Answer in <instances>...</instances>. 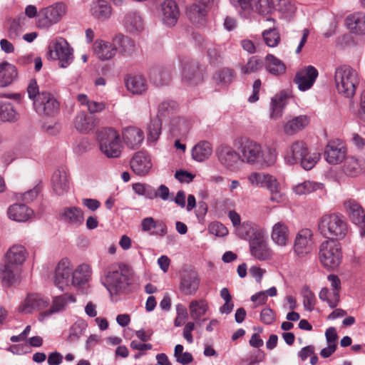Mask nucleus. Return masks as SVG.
Wrapping results in <instances>:
<instances>
[{
  "instance_id": "obj_55",
  "label": "nucleus",
  "mask_w": 365,
  "mask_h": 365,
  "mask_svg": "<svg viewBox=\"0 0 365 365\" xmlns=\"http://www.w3.org/2000/svg\"><path fill=\"white\" fill-rule=\"evenodd\" d=\"M87 327V324L83 321H78L75 322L69 329V334L67 337L68 342H74L79 339V338L84 334Z\"/></svg>"
},
{
  "instance_id": "obj_52",
  "label": "nucleus",
  "mask_w": 365,
  "mask_h": 365,
  "mask_svg": "<svg viewBox=\"0 0 365 365\" xmlns=\"http://www.w3.org/2000/svg\"><path fill=\"white\" fill-rule=\"evenodd\" d=\"M285 97L282 96H275L272 98L271 118L277 119L282 115L283 109L285 106Z\"/></svg>"
},
{
  "instance_id": "obj_23",
  "label": "nucleus",
  "mask_w": 365,
  "mask_h": 365,
  "mask_svg": "<svg viewBox=\"0 0 365 365\" xmlns=\"http://www.w3.org/2000/svg\"><path fill=\"white\" fill-rule=\"evenodd\" d=\"M53 191L58 195L66 193L69 190V175L64 168L57 169L51 177Z\"/></svg>"
},
{
  "instance_id": "obj_33",
  "label": "nucleus",
  "mask_w": 365,
  "mask_h": 365,
  "mask_svg": "<svg viewBox=\"0 0 365 365\" xmlns=\"http://www.w3.org/2000/svg\"><path fill=\"white\" fill-rule=\"evenodd\" d=\"M237 235L243 240L251 242L252 239L257 238V234H262L264 231L250 222H244L235 229Z\"/></svg>"
},
{
  "instance_id": "obj_34",
  "label": "nucleus",
  "mask_w": 365,
  "mask_h": 365,
  "mask_svg": "<svg viewBox=\"0 0 365 365\" xmlns=\"http://www.w3.org/2000/svg\"><path fill=\"white\" fill-rule=\"evenodd\" d=\"M18 77V71L15 66L8 62L0 63V87L11 85Z\"/></svg>"
},
{
  "instance_id": "obj_63",
  "label": "nucleus",
  "mask_w": 365,
  "mask_h": 365,
  "mask_svg": "<svg viewBox=\"0 0 365 365\" xmlns=\"http://www.w3.org/2000/svg\"><path fill=\"white\" fill-rule=\"evenodd\" d=\"M38 27L41 29H47L49 28L51 25H53L54 21L51 20V18L49 17L48 14L46 11L44 9H42L38 15Z\"/></svg>"
},
{
  "instance_id": "obj_47",
  "label": "nucleus",
  "mask_w": 365,
  "mask_h": 365,
  "mask_svg": "<svg viewBox=\"0 0 365 365\" xmlns=\"http://www.w3.org/2000/svg\"><path fill=\"white\" fill-rule=\"evenodd\" d=\"M274 7L273 0H252L250 10L262 16H267L272 13Z\"/></svg>"
},
{
  "instance_id": "obj_4",
  "label": "nucleus",
  "mask_w": 365,
  "mask_h": 365,
  "mask_svg": "<svg viewBox=\"0 0 365 365\" xmlns=\"http://www.w3.org/2000/svg\"><path fill=\"white\" fill-rule=\"evenodd\" d=\"M284 159L289 165L300 163L304 170H309L319 160V155L312 153L305 142L297 140L287 147L284 153Z\"/></svg>"
},
{
  "instance_id": "obj_28",
  "label": "nucleus",
  "mask_w": 365,
  "mask_h": 365,
  "mask_svg": "<svg viewBox=\"0 0 365 365\" xmlns=\"http://www.w3.org/2000/svg\"><path fill=\"white\" fill-rule=\"evenodd\" d=\"M33 210L22 203L14 204L8 208L7 215L9 219L16 222H26L33 215Z\"/></svg>"
},
{
  "instance_id": "obj_7",
  "label": "nucleus",
  "mask_w": 365,
  "mask_h": 365,
  "mask_svg": "<svg viewBox=\"0 0 365 365\" xmlns=\"http://www.w3.org/2000/svg\"><path fill=\"white\" fill-rule=\"evenodd\" d=\"M101 150L108 158H118L121 153V140L113 128H103L98 133Z\"/></svg>"
},
{
  "instance_id": "obj_58",
  "label": "nucleus",
  "mask_w": 365,
  "mask_h": 365,
  "mask_svg": "<svg viewBox=\"0 0 365 365\" xmlns=\"http://www.w3.org/2000/svg\"><path fill=\"white\" fill-rule=\"evenodd\" d=\"M133 189L136 194L146 198L150 200L156 198L155 189L148 184L137 182L133 185Z\"/></svg>"
},
{
  "instance_id": "obj_36",
  "label": "nucleus",
  "mask_w": 365,
  "mask_h": 365,
  "mask_svg": "<svg viewBox=\"0 0 365 365\" xmlns=\"http://www.w3.org/2000/svg\"><path fill=\"white\" fill-rule=\"evenodd\" d=\"M349 215L351 220L360 227V235H365V211L362 207L356 202L350 203Z\"/></svg>"
},
{
  "instance_id": "obj_11",
  "label": "nucleus",
  "mask_w": 365,
  "mask_h": 365,
  "mask_svg": "<svg viewBox=\"0 0 365 365\" xmlns=\"http://www.w3.org/2000/svg\"><path fill=\"white\" fill-rule=\"evenodd\" d=\"M238 149L241 153L242 163L255 165L258 164L263 159V150L261 145L253 140L242 139Z\"/></svg>"
},
{
  "instance_id": "obj_53",
  "label": "nucleus",
  "mask_w": 365,
  "mask_h": 365,
  "mask_svg": "<svg viewBox=\"0 0 365 365\" xmlns=\"http://www.w3.org/2000/svg\"><path fill=\"white\" fill-rule=\"evenodd\" d=\"M49 17L54 23H57L61 20L62 16L66 14V6L62 2H58L51 6L44 8Z\"/></svg>"
},
{
  "instance_id": "obj_40",
  "label": "nucleus",
  "mask_w": 365,
  "mask_h": 365,
  "mask_svg": "<svg viewBox=\"0 0 365 365\" xmlns=\"http://www.w3.org/2000/svg\"><path fill=\"white\" fill-rule=\"evenodd\" d=\"M123 24L130 33L138 32L143 29V20L137 11H130L125 16Z\"/></svg>"
},
{
  "instance_id": "obj_48",
  "label": "nucleus",
  "mask_w": 365,
  "mask_h": 365,
  "mask_svg": "<svg viewBox=\"0 0 365 365\" xmlns=\"http://www.w3.org/2000/svg\"><path fill=\"white\" fill-rule=\"evenodd\" d=\"M162 130V120L152 119L148 126L147 140L149 143H155L160 138Z\"/></svg>"
},
{
  "instance_id": "obj_56",
  "label": "nucleus",
  "mask_w": 365,
  "mask_h": 365,
  "mask_svg": "<svg viewBox=\"0 0 365 365\" xmlns=\"http://www.w3.org/2000/svg\"><path fill=\"white\" fill-rule=\"evenodd\" d=\"M207 53L210 59V63L214 66H218L222 63L223 56L222 47L220 45L212 44L207 46L206 44Z\"/></svg>"
},
{
  "instance_id": "obj_15",
  "label": "nucleus",
  "mask_w": 365,
  "mask_h": 365,
  "mask_svg": "<svg viewBox=\"0 0 365 365\" xmlns=\"http://www.w3.org/2000/svg\"><path fill=\"white\" fill-rule=\"evenodd\" d=\"M257 238L252 239L250 242V254L255 259L260 261L269 259L272 257V251L269 247L265 232L257 234Z\"/></svg>"
},
{
  "instance_id": "obj_39",
  "label": "nucleus",
  "mask_w": 365,
  "mask_h": 365,
  "mask_svg": "<svg viewBox=\"0 0 365 365\" xmlns=\"http://www.w3.org/2000/svg\"><path fill=\"white\" fill-rule=\"evenodd\" d=\"M289 230L287 225L279 222L276 223L272 231V240L279 246H285L288 242Z\"/></svg>"
},
{
  "instance_id": "obj_38",
  "label": "nucleus",
  "mask_w": 365,
  "mask_h": 365,
  "mask_svg": "<svg viewBox=\"0 0 365 365\" xmlns=\"http://www.w3.org/2000/svg\"><path fill=\"white\" fill-rule=\"evenodd\" d=\"M61 217L66 222L74 226L81 225L84 220L83 212L82 210L78 207L64 208Z\"/></svg>"
},
{
  "instance_id": "obj_22",
  "label": "nucleus",
  "mask_w": 365,
  "mask_h": 365,
  "mask_svg": "<svg viewBox=\"0 0 365 365\" xmlns=\"http://www.w3.org/2000/svg\"><path fill=\"white\" fill-rule=\"evenodd\" d=\"M208 9L205 5L195 1L186 8V16L190 21L197 27L206 24Z\"/></svg>"
},
{
  "instance_id": "obj_42",
  "label": "nucleus",
  "mask_w": 365,
  "mask_h": 365,
  "mask_svg": "<svg viewBox=\"0 0 365 365\" xmlns=\"http://www.w3.org/2000/svg\"><path fill=\"white\" fill-rule=\"evenodd\" d=\"M178 110V103L173 100H165L159 104L157 118L161 120L174 117Z\"/></svg>"
},
{
  "instance_id": "obj_8",
  "label": "nucleus",
  "mask_w": 365,
  "mask_h": 365,
  "mask_svg": "<svg viewBox=\"0 0 365 365\" xmlns=\"http://www.w3.org/2000/svg\"><path fill=\"white\" fill-rule=\"evenodd\" d=\"M319 258L327 269L338 267L342 259L341 245L336 240L324 241L319 247Z\"/></svg>"
},
{
  "instance_id": "obj_64",
  "label": "nucleus",
  "mask_w": 365,
  "mask_h": 365,
  "mask_svg": "<svg viewBox=\"0 0 365 365\" xmlns=\"http://www.w3.org/2000/svg\"><path fill=\"white\" fill-rule=\"evenodd\" d=\"M218 80L223 83H230L235 78V72L232 69L224 68L217 74Z\"/></svg>"
},
{
  "instance_id": "obj_51",
  "label": "nucleus",
  "mask_w": 365,
  "mask_h": 365,
  "mask_svg": "<svg viewBox=\"0 0 365 365\" xmlns=\"http://www.w3.org/2000/svg\"><path fill=\"white\" fill-rule=\"evenodd\" d=\"M91 13L95 18L103 21L110 17L111 7L106 3H93L91 7Z\"/></svg>"
},
{
  "instance_id": "obj_24",
  "label": "nucleus",
  "mask_w": 365,
  "mask_h": 365,
  "mask_svg": "<svg viewBox=\"0 0 365 365\" xmlns=\"http://www.w3.org/2000/svg\"><path fill=\"white\" fill-rule=\"evenodd\" d=\"M96 124L97 119L84 110L78 112L73 120L75 128L83 134H88L93 131Z\"/></svg>"
},
{
  "instance_id": "obj_30",
  "label": "nucleus",
  "mask_w": 365,
  "mask_h": 365,
  "mask_svg": "<svg viewBox=\"0 0 365 365\" xmlns=\"http://www.w3.org/2000/svg\"><path fill=\"white\" fill-rule=\"evenodd\" d=\"M266 71L272 76L278 77L286 73L287 66L285 63L274 55L268 53L264 61Z\"/></svg>"
},
{
  "instance_id": "obj_41",
  "label": "nucleus",
  "mask_w": 365,
  "mask_h": 365,
  "mask_svg": "<svg viewBox=\"0 0 365 365\" xmlns=\"http://www.w3.org/2000/svg\"><path fill=\"white\" fill-rule=\"evenodd\" d=\"M212 153V144L207 140L200 141L192 150V156L194 160L202 162L210 158Z\"/></svg>"
},
{
  "instance_id": "obj_54",
  "label": "nucleus",
  "mask_w": 365,
  "mask_h": 365,
  "mask_svg": "<svg viewBox=\"0 0 365 365\" xmlns=\"http://www.w3.org/2000/svg\"><path fill=\"white\" fill-rule=\"evenodd\" d=\"M345 163L344 165V173L351 177L357 176L361 172V167L359 162V160L355 157L349 156L345 159Z\"/></svg>"
},
{
  "instance_id": "obj_31",
  "label": "nucleus",
  "mask_w": 365,
  "mask_h": 365,
  "mask_svg": "<svg viewBox=\"0 0 365 365\" xmlns=\"http://www.w3.org/2000/svg\"><path fill=\"white\" fill-rule=\"evenodd\" d=\"M123 138L126 145L132 149H136L144 139L143 132L135 127H128L123 132Z\"/></svg>"
},
{
  "instance_id": "obj_61",
  "label": "nucleus",
  "mask_w": 365,
  "mask_h": 365,
  "mask_svg": "<svg viewBox=\"0 0 365 365\" xmlns=\"http://www.w3.org/2000/svg\"><path fill=\"white\" fill-rule=\"evenodd\" d=\"M262 37L265 43L269 47H275L280 42V36L276 29H269L262 32Z\"/></svg>"
},
{
  "instance_id": "obj_10",
  "label": "nucleus",
  "mask_w": 365,
  "mask_h": 365,
  "mask_svg": "<svg viewBox=\"0 0 365 365\" xmlns=\"http://www.w3.org/2000/svg\"><path fill=\"white\" fill-rule=\"evenodd\" d=\"M180 61L183 83L188 86H195L203 81L204 68L202 65L190 58H185Z\"/></svg>"
},
{
  "instance_id": "obj_17",
  "label": "nucleus",
  "mask_w": 365,
  "mask_h": 365,
  "mask_svg": "<svg viewBox=\"0 0 365 365\" xmlns=\"http://www.w3.org/2000/svg\"><path fill=\"white\" fill-rule=\"evenodd\" d=\"M72 269L71 262L67 258L62 259L55 269L54 284L61 291L69 285L71 281Z\"/></svg>"
},
{
  "instance_id": "obj_43",
  "label": "nucleus",
  "mask_w": 365,
  "mask_h": 365,
  "mask_svg": "<svg viewBox=\"0 0 365 365\" xmlns=\"http://www.w3.org/2000/svg\"><path fill=\"white\" fill-rule=\"evenodd\" d=\"M127 89L133 94H141L147 88V83L145 78L141 76H129L125 79Z\"/></svg>"
},
{
  "instance_id": "obj_62",
  "label": "nucleus",
  "mask_w": 365,
  "mask_h": 365,
  "mask_svg": "<svg viewBox=\"0 0 365 365\" xmlns=\"http://www.w3.org/2000/svg\"><path fill=\"white\" fill-rule=\"evenodd\" d=\"M316 303V297L314 294L310 291L309 289H307L303 295V304L305 310L312 312L314 309Z\"/></svg>"
},
{
  "instance_id": "obj_6",
  "label": "nucleus",
  "mask_w": 365,
  "mask_h": 365,
  "mask_svg": "<svg viewBox=\"0 0 365 365\" xmlns=\"http://www.w3.org/2000/svg\"><path fill=\"white\" fill-rule=\"evenodd\" d=\"M334 80L339 93L347 98L354 96L359 83L358 73L354 69L346 65L337 67Z\"/></svg>"
},
{
  "instance_id": "obj_29",
  "label": "nucleus",
  "mask_w": 365,
  "mask_h": 365,
  "mask_svg": "<svg viewBox=\"0 0 365 365\" xmlns=\"http://www.w3.org/2000/svg\"><path fill=\"white\" fill-rule=\"evenodd\" d=\"M345 23L351 33L365 35V13L356 12L346 16Z\"/></svg>"
},
{
  "instance_id": "obj_16",
  "label": "nucleus",
  "mask_w": 365,
  "mask_h": 365,
  "mask_svg": "<svg viewBox=\"0 0 365 365\" xmlns=\"http://www.w3.org/2000/svg\"><path fill=\"white\" fill-rule=\"evenodd\" d=\"M346 152L345 144L337 139L329 142L325 148L324 156L329 164L337 165L346 158Z\"/></svg>"
},
{
  "instance_id": "obj_21",
  "label": "nucleus",
  "mask_w": 365,
  "mask_h": 365,
  "mask_svg": "<svg viewBox=\"0 0 365 365\" xmlns=\"http://www.w3.org/2000/svg\"><path fill=\"white\" fill-rule=\"evenodd\" d=\"M153 167L150 155L144 151L137 152L130 160V168L138 175H147Z\"/></svg>"
},
{
  "instance_id": "obj_9",
  "label": "nucleus",
  "mask_w": 365,
  "mask_h": 365,
  "mask_svg": "<svg viewBox=\"0 0 365 365\" xmlns=\"http://www.w3.org/2000/svg\"><path fill=\"white\" fill-rule=\"evenodd\" d=\"M49 56L53 60L59 61L61 67H67L73 61L72 48L63 38L55 39L48 47Z\"/></svg>"
},
{
  "instance_id": "obj_18",
  "label": "nucleus",
  "mask_w": 365,
  "mask_h": 365,
  "mask_svg": "<svg viewBox=\"0 0 365 365\" xmlns=\"http://www.w3.org/2000/svg\"><path fill=\"white\" fill-rule=\"evenodd\" d=\"M49 303L48 299H45L38 294H28L18 307V312L24 314H31L35 311L46 308Z\"/></svg>"
},
{
  "instance_id": "obj_27",
  "label": "nucleus",
  "mask_w": 365,
  "mask_h": 365,
  "mask_svg": "<svg viewBox=\"0 0 365 365\" xmlns=\"http://www.w3.org/2000/svg\"><path fill=\"white\" fill-rule=\"evenodd\" d=\"M93 49L96 56L102 61L111 59L117 51V48L114 46L113 42L110 43L99 39L94 42Z\"/></svg>"
},
{
  "instance_id": "obj_2",
  "label": "nucleus",
  "mask_w": 365,
  "mask_h": 365,
  "mask_svg": "<svg viewBox=\"0 0 365 365\" xmlns=\"http://www.w3.org/2000/svg\"><path fill=\"white\" fill-rule=\"evenodd\" d=\"M29 98L32 100L34 108L39 115L54 116L60 110V103L54 95L46 91H39L35 78L30 80L27 87Z\"/></svg>"
},
{
  "instance_id": "obj_3",
  "label": "nucleus",
  "mask_w": 365,
  "mask_h": 365,
  "mask_svg": "<svg viewBox=\"0 0 365 365\" xmlns=\"http://www.w3.org/2000/svg\"><path fill=\"white\" fill-rule=\"evenodd\" d=\"M26 257V250L22 245H14L6 254V262L1 272L2 283L10 287L14 284L20 272L19 266Z\"/></svg>"
},
{
  "instance_id": "obj_49",
  "label": "nucleus",
  "mask_w": 365,
  "mask_h": 365,
  "mask_svg": "<svg viewBox=\"0 0 365 365\" xmlns=\"http://www.w3.org/2000/svg\"><path fill=\"white\" fill-rule=\"evenodd\" d=\"M262 187L267 188L270 191V200L272 201L279 202L282 200V196L279 191V184L277 180L272 175L267 174Z\"/></svg>"
},
{
  "instance_id": "obj_13",
  "label": "nucleus",
  "mask_w": 365,
  "mask_h": 365,
  "mask_svg": "<svg viewBox=\"0 0 365 365\" xmlns=\"http://www.w3.org/2000/svg\"><path fill=\"white\" fill-rule=\"evenodd\" d=\"M313 248V234L309 229H302L297 234L294 252L299 258H304L310 254Z\"/></svg>"
},
{
  "instance_id": "obj_25",
  "label": "nucleus",
  "mask_w": 365,
  "mask_h": 365,
  "mask_svg": "<svg viewBox=\"0 0 365 365\" xmlns=\"http://www.w3.org/2000/svg\"><path fill=\"white\" fill-rule=\"evenodd\" d=\"M141 230L143 232H149L150 235L163 237L168 232L166 224L162 220H155L151 217H148L141 221Z\"/></svg>"
},
{
  "instance_id": "obj_46",
  "label": "nucleus",
  "mask_w": 365,
  "mask_h": 365,
  "mask_svg": "<svg viewBox=\"0 0 365 365\" xmlns=\"http://www.w3.org/2000/svg\"><path fill=\"white\" fill-rule=\"evenodd\" d=\"M309 123L307 115H299L289 120L284 126V130L287 135H293L303 129Z\"/></svg>"
},
{
  "instance_id": "obj_44",
  "label": "nucleus",
  "mask_w": 365,
  "mask_h": 365,
  "mask_svg": "<svg viewBox=\"0 0 365 365\" xmlns=\"http://www.w3.org/2000/svg\"><path fill=\"white\" fill-rule=\"evenodd\" d=\"M150 78L153 83L157 86H165L169 83L171 80L170 71L163 67L153 68L150 71Z\"/></svg>"
},
{
  "instance_id": "obj_5",
  "label": "nucleus",
  "mask_w": 365,
  "mask_h": 365,
  "mask_svg": "<svg viewBox=\"0 0 365 365\" xmlns=\"http://www.w3.org/2000/svg\"><path fill=\"white\" fill-rule=\"evenodd\" d=\"M319 232L328 240H341L348 232V225L344 217L339 213L324 215L319 221Z\"/></svg>"
},
{
  "instance_id": "obj_14",
  "label": "nucleus",
  "mask_w": 365,
  "mask_h": 365,
  "mask_svg": "<svg viewBox=\"0 0 365 365\" xmlns=\"http://www.w3.org/2000/svg\"><path fill=\"white\" fill-rule=\"evenodd\" d=\"M318 76V70L309 65L297 71L293 82L297 85L299 90L306 91L313 86Z\"/></svg>"
},
{
  "instance_id": "obj_57",
  "label": "nucleus",
  "mask_w": 365,
  "mask_h": 365,
  "mask_svg": "<svg viewBox=\"0 0 365 365\" xmlns=\"http://www.w3.org/2000/svg\"><path fill=\"white\" fill-rule=\"evenodd\" d=\"M17 113L10 102H0V118L4 121L16 120Z\"/></svg>"
},
{
  "instance_id": "obj_19",
  "label": "nucleus",
  "mask_w": 365,
  "mask_h": 365,
  "mask_svg": "<svg viewBox=\"0 0 365 365\" xmlns=\"http://www.w3.org/2000/svg\"><path fill=\"white\" fill-rule=\"evenodd\" d=\"M159 14L165 25L174 26L180 16L179 6L174 0H164L160 4Z\"/></svg>"
},
{
  "instance_id": "obj_26",
  "label": "nucleus",
  "mask_w": 365,
  "mask_h": 365,
  "mask_svg": "<svg viewBox=\"0 0 365 365\" xmlns=\"http://www.w3.org/2000/svg\"><path fill=\"white\" fill-rule=\"evenodd\" d=\"M76 302V297L73 294L65 293L62 295L56 297L53 300L51 308L45 312H42L39 314V320L43 321L46 317L51 316L55 312H58L63 309L68 303Z\"/></svg>"
},
{
  "instance_id": "obj_59",
  "label": "nucleus",
  "mask_w": 365,
  "mask_h": 365,
  "mask_svg": "<svg viewBox=\"0 0 365 365\" xmlns=\"http://www.w3.org/2000/svg\"><path fill=\"white\" fill-rule=\"evenodd\" d=\"M329 290L327 287H324L321 289L319 297L322 301L327 302L329 306L334 309L337 307L339 302V293L337 292H333L331 294V297L329 298Z\"/></svg>"
},
{
  "instance_id": "obj_37",
  "label": "nucleus",
  "mask_w": 365,
  "mask_h": 365,
  "mask_svg": "<svg viewBox=\"0 0 365 365\" xmlns=\"http://www.w3.org/2000/svg\"><path fill=\"white\" fill-rule=\"evenodd\" d=\"M209 309V305L206 299H195L191 301L189 305V310L190 316L197 323H200V321L203 322L205 319H201V318L207 313Z\"/></svg>"
},
{
  "instance_id": "obj_32",
  "label": "nucleus",
  "mask_w": 365,
  "mask_h": 365,
  "mask_svg": "<svg viewBox=\"0 0 365 365\" xmlns=\"http://www.w3.org/2000/svg\"><path fill=\"white\" fill-rule=\"evenodd\" d=\"M113 41L117 51L124 56H131L135 51L136 46L134 41L123 34H117Z\"/></svg>"
},
{
  "instance_id": "obj_45",
  "label": "nucleus",
  "mask_w": 365,
  "mask_h": 365,
  "mask_svg": "<svg viewBox=\"0 0 365 365\" xmlns=\"http://www.w3.org/2000/svg\"><path fill=\"white\" fill-rule=\"evenodd\" d=\"M91 270L87 264L79 265L75 271L72 270L71 284L73 286H80L86 284L90 277Z\"/></svg>"
},
{
  "instance_id": "obj_35",
  "label": "nucleus",
  "mask_w": 365,
  "mask_h": 365,
  "mask_svg": "<svg viewBox=\"0 0 365 365\" xmlns=\"http://www.w3.org/2000/svg\"><path fill=\"white\" fill-rule=\"evenodd\" d=\"M78 102L83 106H86L90 115L101 113L108 108L107 101H96L91 100L86 94L81 93L77 96Z\"/></svg>"
},
{
  "instance_id": "obj_60",
  "label": "nucleus",
  "mask_w": 365,
  "mask_h": 365,
  "mask_svg": "<svg viewBox=\"0 0 365 365\" xmlns=\"http://www.w3.org/2000/svg\"><path fill=\"white\" fill-rule=\"evenodd\" d=\"M321 187V184L315 182L304 181L295 187L293 190L297 195H307Z\"/></svg>"
},
{
  "instance_id": "obj_20",
  "label": "nucleus",
  "mask_w": 365,
  "mask_h": 365,
  "mask_svg": "<svg viewBox=\"0 0 365 365\" xmlns=\"http://www.w3.org/2000/svg\"><path fill=\"white\" fill-rule=\"evenodd\" d=\"M200 283V279L197 271H185L180 277V290L185 295H193L197 291Z\"/></svg>"
},
{
  "instance_id": "obj_1",
  "label": "nucleus",
  "mask_w": 365,
  "mask_h": 365,
  "mask_svg": "<svg viewBox=\"0 0 365 365\" xmlns=\"http://www.w3.org/2000/svg\"><path fill=\"white\" fill-rule=\"evenodd\" d=\"M133 282V271L127 264H113L105 271L104 285L111 294L128 293Z\"/></svg>"
},
{
  "instance_id": "obj_50",
  "label": "nucleus",
  "mask_w": 365,
  "mask_h": 365,
  "mask_svg": "<svg viewBox=\"0 0 365 365\" xmlns=\"http://www.w3.org/2000/svg\"><path fill=\"white\" fill-rule=\"evenodd\" d=\"M263 66L264 62L259 56H252L245 64L241 66V72L246 75L257 73L262 68Z\"/></svg>"
},
{
  "instance_id": "obj_12",
  "label": "nucleus",
  "mask_w": 365,
  "mask_h": 365,
  "mask_svg": "<svg viewBox=\"0 0 365 365\" xmlns=\"http://www.w3.org/2000/svg\"><path fill=\"white\" fill-rule=\"evenodd\" d=\"M216 153L220 163L230 171L237 170L242 163L240 154L230 145H220Z\"/></svg>"
}]
</instances>
